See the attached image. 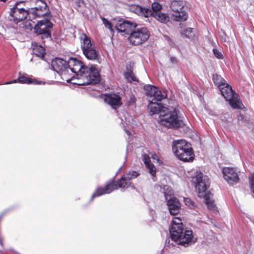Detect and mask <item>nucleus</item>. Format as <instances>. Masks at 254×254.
Masks as SVG:
<instances>
[{"instance_id": "6e6552de", "label": "nucleus", "mask_w": 254, "mask_h": 254, "mask_svg": "<svg viewBox=\"0 0 254 254\" xmlns=\"http://www.w3.org/2000/svg\"><path fill=\"white\" fill-rule=\"evenodd\" d=\"M22 3L23 1L16 3L10 9L9 11V20L13 21L16 24L24 20L28 15L30 18H32L31 14L30 13L29 8L28 10H26L20 6V5Z\"/></svg>"}, {"instance_id": "393cba45", "label": "nucleus", "mask_w": 254, "mask_h": 254, "mask_svg": "<svg viewBox=\"0 0 254 254\" xmlns=\"http://www.w3.org/2000/svg\"><path fill=\"white\" fill-rule=\"evenodd\" d=\"M151 15H152L155 19L159 22L166 24L170 21V17L167 13L162 12H155L152 13Z\"/></svg>"}, {"instance_id": "ddd939ff", "label": "nucleus", "mask_w": 254, "mask_h": 254, "mask_svg": "<svg viewBox=\"0 0 254 254\" xmlns=\"http://www.w3.org/2000/svg\"><path fill=\"white\" fill-rule=\"evenodd\" d=\"M166 187L167 188V190L168 191V192H165L164 194L166 199L167 200V205L170 213L172 215L177 214L179 212L181 204L176 197L171 196L173 193L172 189L169 187Z\"/></svg>"}, {"instance_id": "f3484780", "label": "nucleus", "mask_w": 254, "mask_h": 254, "mask_svg": "<svg viewBox=\"0 0 254 254\" xmlns=\"http://www.w3.org/2000/svg\"><path fill=\"white\" fill-rule=\"evenodd\" d=\"M223 174L224 179L230 184L233 185L239 180L238 173L233 168H223Z\"/></svg>"}, {"instance_id": "c03bdc74", "label": "nucleus", "mask_w": 254, "mask_h": 254, "mask_svg": "<svg viewBox=\"0 0 254 254\" xmlns=\"http://www.w3.org/2000/svg\"><path fill=\"white\" fill-rule=\"evenodd\" d=\"M1 1H3V2H5L6 1V0H1Z\"/></svg>"}, {"instance_id": "412c9836", "label": "nucleus", "mask_w": 254, "mask_h": 254, "mask_svg": "<svg viewBox=\"0 0 254 254\" xmlns=\"http://www.w3.org/2000/svg\"><path fill=\"white\" fill-rule=\"evenodd\" d=\"M104 102L109 105L113 109L120 107L121 104L120 96H101Z\"/></svg>"}, {"instance_id": "f8f14e48", "label": "nucleus", "mask_w": 254, "mask_h": 254, "mask_svg": "<svg viewBox=\"0 0 254 254\" xmlns=\"http://www.w3.org/2000/svg\"><path fill=\"white\" fill-rule=\"evenodd\" d=\"M68 69H69V74L73 72L76 75L80 74H87L88 71H90V67L89 68L85 66L83 63L76 59V58H71L68 60Z\"/></svg>"}, {"instance_id": "20e7f679", "label": "nucleus", "mask_w": 254, "mask_h": 254, "mask_svg": "<svg viewBox=\"0 0 254 254\" xmlns=\"http://www.w3.org/2000/svg\"><path fill=\"white\" fill-rule=\"evenodd\" d=\"M158 122L161 125L168 128H177L184 125L183 121L178 119L176 112L168 108L161 111Z\"/></svg>"}, {"instance_id": "2f4dec72", "label": "nucleus", "mask_w": 254, "mask_h": 254, "mask_svg": "<svg viewBox=\"0 0 254 254\" xmlns=\"http://www.w3.org/2000/svg\"><path fill=\"white\" fill-rule=\"evenodd\" d=\"M152 9L153 10L152 13L160 12L161 10L162 9V6L158 1H155L152 4Z\"/></svg>"}, {"instance_id": "39448f33", "label": "nucleus", "mask_w": 254, "mask_h": 254, "mask_svg": "<svg viewBox=\"0 0 254 254\" xmlns=\"http://www.w3.org/2000/svg\"><path fill=\"white\" fill-rule=\"evenodd\" d=\"M77 78H70L69 82L79 85H85L97 83L100 80V74L98 70L95 67H90V71L87 74H77Z\"/></svg>"}, {"instance_id": "0eeeda50", "label": "nucleus", "mask_w": 254, "mask_h": 254, "mask_svg": "<svg viewBox=\"0 0 254 254\" xmlns=\"http://www.w3.org/2000/svg\"><path fill=\"white\" fill-rule=\"evenodd\" d=\"M68 61H66L56 58L52 62V66L53 69L56 71L64 81L69 82L70 80L69 75V69H68Z\"/></svg>"}, {"instance_id": "4be33fe9", "label": "nucleus", "mask_w": 254, "mask_h": 254, "mask_svg": "<svg viewBox=\"0 0 254 254\" xmlns=\"http://www.w3.org/2000/svg\"><path fill=\"white\" fill-rule=\"evenodd\" d=\"M233 108L242 109L244 108V105L240 101L239 96H223Z\"/></svg>"}, {"instance_id": "f257e3e1", "label": "nucleus", "mask_w": 254, "mask_h": 254, "mask_svg": "<svg viewBox=\"0 0 254 254\" xmlns=\"http://www.w3.org/2000/svg\"><path fill=\"white\" fill-rule=\"evenodd\" d=\"M170 233L173 241L177 244L185 247L194 243L196 241L193 237L192 231L186 230L184 233L182 220L178 217H174L172 220Z\"/></svg>"}, {"instance_id": "5701e85b", "label": "nucleus", "mask_w": 254, "mask_h": 254, "mask_svg": "<svg viewBox=\"0 0 254 254\" xmlns=\"http://www.w3.org/2000/svg\"><path fill=\"white\" fill-rule=\"evenodd\" d=\"M31 47L33 54L41 59L44 58L45 49L43 46L37 43H32Z\"/></svg>"}, {"instance_id": "6ab92c4d", "label": "nucleus", "mask_w": 254, "mask_h": 254, "mask_svg": "<svg viewBox=\"0 0 254 254\" xmlns=\"http://www.w3.org/2000/svg\"><path fill=\"white\" fill-rule=\"evenodd\" d=\"M17 82H19L20 83L22 84H44V83L42 82L41 81H39L36 79H33L30 78L28 75H22L20 73H19L18 77L17 79H14L10 82H7L3 84H9L12 83H15Z\"/></svg>"}, {"instance_id": "cd10ccee", "label": "nucleus", "mask_w": 254, "mask_h": 254, "mask_svg": "<svg viewBox=\"0 0 254 254\" xmlns=\"http://www.w3.org/2000/svg\"><path fill=\"white\" fill-rule=\"evenodd\" d=\"M212 79L214 84L219 88L223 86L226 83L225 80L221 75L217 74L213 75Z\"/></svg>"}, {"instance_id": "2eb2a0df", "label": "nucleus", "mask_w": 254, "mask_h": 254, "mask_svg": "<svg viewBox=\"0 0 254 254\" xmlns=\"http://www.w3.org/2000/svg\"><path fill=\"white\" fill-rule=\"evenodd\" d=\"M184 6V3L183 1L175 0L171 3L170 7L171 9L176 13L173 16L174 19L178 21H184L188 17L187 13L182 10Z\"/></svg>"}, {"instance_id": "423d86ee", "label": "nucleus", "mask_w": 254, "mask_h": 254, "mask_svg": "<svg viewBox=\"0 0 254 254\" xmlns=\"http://www.w3.org/2000/svg\"><path fill=\"white\" fill-rule=\"evenodd\" d=\"M192 182L199 197H205L206 194L210 193L206 191L209 187V179L207 176L204 175L201 172H196L192 177Z\"/></svg>"}, {"instance_id": "c756f323", "label": "nucleus", "mask_w": 254, "mask_h": 254, "mask_svg": "<svg viewBox=\"0 0 254 254\" xmlns=\"http://www.w3.org/2000/svg\"><path fill=\"white\" fill-rule=\"evenodd\" d=\"M181 35L187 38H191L193 36L192 29L191 28H187L181 31Z\"/></svg>"}, {"instance_id": "4c0bfd02", "label": "nucleus", "mask_w": 254, "mask_h": 254, "mask_svg": "<svg viewBox=\"0 0 254 254\" xmlns=\"http://www.w3.org/2000/svg\"><path fill=\"white\" fill-rule=\"evenodd\" d=\"M76 5L78 7H81L85 5V2L83 0H77L75 2Z\"/></svg>"}, {"instance_id": "a19ab883", "label": "nucleus", "mask_w": 254, "mask_h": 254, "mask_svg": "<svg viewBox=\"0 0 254 254\" xmlns=\"http://www.w3.org/2000/svg\"><path fill=\"white\" fill-rule=\"evenodd\" d=\"M101 95H106V96H107V95H117L116 94H101Z\"/></svg>"}, {"instance_id": "bb28decb", "label": "nucleus", "mask_w": 254, "mask_h": 254, "mask_svg": "<svg viewBox=\"0 0 254 254\" xmlns=\"http://www.w3.org/2000/svg\"><path fill=\"white\" fill-rule=\"evenodd\" d=\"M219 88L222 95H235V92L232 89L231 86L227 83H225V85L221 86ZM236 95H237L236 94Z\"/></svg>"}, {"instance_id": "f704fd0d", "label": "nucleus", "mask_w": 254, "mask_h": 254, "mask_svg": "<svg viewBox=\"0 0 254 254\" xmlns=\"http://www.w3.org/2000/svg\"><path fill=\"white\" fill-rule=\"evenodd\" d=\"M250 184L251 190L254 194V173L250 179Z\"/></svg>"}, {"instance_id": "f03ea898", "label": "nucleus", "mask_w": 254, "mask_h": 254, "mask_svg": "<svg viewBox=\"0 0 254 254\" xmlns=\"http://www.w3.org/2000/svg\"><path fill=\"white\" fill-rule=\"evenodd\" d=\"M138 175L137 172L132 171L129 172L126 176H123L120 180H118L116 183H110L106 185L104 188H98L92 194L91 200H92L95 197H98L105 194H109L112 191L117 190L119 188L126 189L131 185L130 180L136 178Z\"/></svg>"}, {"instance_id": "7ed1b4c3", "label": "nucleus", "mask_w": 254, "mask_h": 254, "mask_svg": "<svg viewBox=\"0 0 254 254\" xmlns=\"http://www.w3.org/2000/svg\"><path fill=\"white\" fill-rule=\"evenodd\" d=\"M172 149L175 156L183 162H191L194 154L190 144L183 139L175 140L172 142Z\"/></svg>"}, {"instance_id": "e433bc0d", "label": "nucleus", "mask_w": 254, "mask_h": 254, "mask_svg": "<svg viewBox=\"0 0 254 254\" xmlns=\"http://www.w3.org/2000/svg\"><path fill=\"white\" fill-rule=\"evenodd\" d=\"M150 155L154 163H158L159 162V157L155 153H150Z\"/></svg>"}, {"instance_id": "a18cd8bd", "label": "nucleus", "mask_w": 254, "mask_h": 254, "mask_svg": "<svg viewBox=\"0 0 254 254\" xmlns=\"http://www.w3.org/2000/svg\"><path fill=\"white\" fill-rule=\"evenodd\" d=\"M253 197H254V194L253 195Z\"/></svg>"}, {"instance_id": "7c9ffc66", "label": "nucleus", "mask_w": 254, "mask_h": 254, "mask_svg": "<svg viewBox=\"0 0 254 254\" xmlns=\"http://www.w3.org/2000/svg\"><path fill=\"white\" fill-rule=\"evenodd\" d=\"M125 77L127 80L131 82L132 81H137V80L133 72L128 70L125 74Z\"/></svg>"}, {"instance_id": "b1692460", "label": "nucleus", "mask_w": 254, "mask_h": 254, "mask_svg": "<svg viewBox=\"0 0 254 254\" xmlns=\"http://www.w3.org/2000/svg\"><path fill=\"white\" fill-rule=\"evenodd\" d=\"M144 90L146 95H162V92L154 85H145L144 86Z\"/></svg>"}, {"instance_id": "dca6fc26", "label": "nucleus", "mask_w": 254, "mask_h": 254, "mask_svg": "<svg viewBox=\"0 0 254 254\" xmlns=\"http://www.w3.org/2000/svg\"><path fill=\"white\" fill-rule=\"evenodd\" d=\"M36 6L29 8L30 13L31 14L32 18H35L37 17H41L46 14L44 12L47 7V3L42 0H35Z\"/></svg>"}, {"instance_id": "c9c22d12", "label": "nucleus", "mask_w": 254, "mask_h": 254, "mask_svg": "<svg viewBox=\"0 0 254 254\" xmlns=\"http://www.w3.org/2000/svg\"><path fill=\"white\" fill-rule=\"evenodd\" d=\"M213 52L215 56L219 59H221L223 58V55L221 54L220 52H219L216 49H213Z\"/></svg>"}, {"instance_id": "9b49d317", "label": "nucleus", "mask_w": 254, "mask_h": 254, "mask_svg": "<svg viewBox=\"0 0 254 254\" xmlns=\"http://www.w3.org/2000/svg\"><path fill=\"white\" fill-rule=\"evenodd\" d=\"M149 104L148 109L150 115H153L159 113L160 115L161 111L167 107L162 106L161 102L166 100L167 96H148Z\"/></svg>"}, {"instance_id": "a878e982", "label": "nucleus", "mask_w": 254, "mask_h": 254, "mask_svg": "<svg viewBox=\"0 0 254 254\" xmlns=\"http://www.w3.org/2000/svg\"><path fill=\"white\" fill-rule=\"evenodd\" d=\"M143 160L146 167L149 170L150 174L153 177H154L156 172V168L153 164L150 163V157L148 155L145 154L143 156Z\"/></svg>"}, {"instance_id": "4468645a", "label": "nucleus", "mask_w": 254, "mask_h": 254, "mask_svg": "<svg viewBox=\"0 0 254 254\" xmlns=\"http://www.w3.org/2000/svg\"><path fill=\"white\" fill-rule=\"evenodd\" d=\"M52 25V23L48 19H45L39 21L35 26L34 31L37 34L41 35L42 39L50 37V29Z\"/></svg>"}, {"instance_id": "a211bd4d", "label": "nucleus", "mask_w": 254, "mask_h": 254, "mask_svg": "<svg viewBox=\"0 0 254 254\" xmlns=\"http://www.w3.org/2000/svg\"><path fill=\"white\" fill-rule=\"evenodd\" d=\"M136 27L134 23L124 19L119 20L116 24V29L120 32H125L126 34H130L132 30Z\"/></svg>"}, {"instance_id": "c85d7f7f", "label": "nucleus", "mask_w": 254, "mask_h": 254, "mask_svg": "<svg viewBox=\"0 0 254 254\" xmlns=\"http://www.w3.org/2000/svg\"><path fill=\"white\" fill-rule=\"evenodd\" d=\"M205 200V203L207 205V207L210 210H215L216 209V205L213 200H211V193L206 194V197H203Z\"/></svg>"}, {"instance_id": "aec40b11", "label": "nucleus", "mask_w": 254, "mask_h": 254, "mask_svg": "<svg viewBox=\"0 0 254 254\" xmlns=\"http://www.w3.org/2000/svg\"><path fill=\"white\" fill-rule=\"evenodd\" d=\"M127 8L130 11L145 17H148L152 14V11L150 9L143 8L137 4L129 5Z\"/></svg>"}, {"instance_id": "9d476101", "label": "nucleus", "mask_w": 254, "mask_h": 254, "mask_svg": "<svg viewBox=\"0 0 254 254\" xmlns=\"http://www.w3.org/2000/svg\"><path fill=\"white\" fill-rule=\"evenodd\" d=\"M150 36V33L146 27L137 28L130 33L128 40L132 45H139L145 42Z\"/></svg>"}, {"instance_id": "ea45409f", "label": "nucleus", "mask_w": 254, "mask_h": 254, "mask_svg": "<svg viewBox=\"0 0 254 254\" xmlns=\"http://www.w3.org/2000/svg\"><path fill=\"white\" fill-rule=\"evenodd\" d=\"M170 60H171L172 63H175L176 62V59L174 57H171Z\"/></svg>"}, {"instance_id": "37998d69", "label": "nucleus", "mask_w": 254, "mask_h": 254, "mask_svg": "<svg viewBox=\"0 0 254 254\" xmlns=\"http://www.w3.org/2000/svg\"><path fill=\"white\" fill-rule=\"evenodd\" d=\"M0 246L2 247V243L1 240L0 239Z\"/></svg>"}, {"instance_id": "1a4fd4ad", "label": "nucleus", "mask_w": 254, "mask_h": 254, "mask_svg": "<svg viewBox=\"0 0 254 254\" xmlns=\"http://www.w3.org/2000/svg\"><path fill=\"white\" fill-rule=\"evenodd\" d=\"M80 39L81 49L85 57L90 60H96L98 53L92 46L90 39L85 34L83 33L80 36Z\"/></svg>"}, {"instance_id": "72a5a7b5", "label": "nucleus", "mask_w": 254, "mask_h": 254, "mask_svg": "<svg viewBox=\"0 0 254 254\" xmlns=\"http://www.w3.org/2000/svg\"><path fill=\"white\" fill-rule=\"evenodd\" d=\"M102 20L105 27L108 28L111 32H113V29L111 23L105 18H102Z\"/></svg>"}, {"instance_id": "79ce46f5", "label": "nucleus", "mask_w": 254, "mask_h": 254, "mask_svg": "<svg viewBox=\"0 0 254 254\" xmlns=\"http://www.w3.org/2000/svg\"><path fill=\"white\" fill-rule=\"evenodd\" d=\"M125 130L126 132V133L128 134V135H129L130 134V132L128 130H127L126 129H125Z\"/></svg>"}, {"instance_id": "473e14b6", "label": "nucleus", "mask_w": 254, "mask_h": 254, "mask_svg": "<svg viewBox=\"0 0 254 254\" xmlns=\"http://www.w3.org/2000/svg\"><path fill=\"white\" fill-rule=\"evenodd\" d=\"M184 201L185 204L190 208L192 209L195 207V206L194 202L192 201L190 198H184Z\"/></svg>"}, {"instance_id": "58836bf2", "label": "nucleus", "mask_w": 254, "mask_h": 254, "mask_svg": "<svg viewBox=\"0 0 254 254\" xmlns=\"http://www.w3.org/2000/svg\"><path fill=\"white\" fill-rule=\"evenodd\" d=\"M165 94L166 95H167L168 94H170L169 91L167 89H164L163 90V92H162V94Z\"/></svg>"}]
</instances>
